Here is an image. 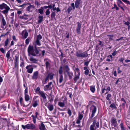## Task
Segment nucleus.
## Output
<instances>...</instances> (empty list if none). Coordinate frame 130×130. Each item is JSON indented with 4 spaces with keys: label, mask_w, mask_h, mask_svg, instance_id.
I'll return each instance as SVG.
<instances>
[{
    "label": "nucleus",
    "mask_w": 130,
    "mask_h": 130,
    "mask_svg": "<svg viewBox=\"0 0 130 130\" xmlns=\"http://www.w3.org/2000/svg\"><path fill=\"white\" fill-rule=\"evenodd\" d=\"M108 37H109V39L111 40L113 39V36L112 35H107Z\"/></svg>",
    "instance_id": "603ef678"
},
{
    "label": "nucleus",
    "mask_w": 130,
    "mask_h": 130,
    "mask_svg": "<svg viewBox=\"0 0 130 130\" xmlns=\"http://www.w3.org/2000/svg\"><path fill=\"white\" fill-rule=\"evenodd\" d=\"M91 110L92 114L90 118L91 119L93 117L96 111V106L94 105H92L91 107Z\"/></svg>",
    "instance_id": "9b49d317"
},
{
    "label": "nucleus",
    "mask_w": 130,
    "mask_h": 130,
    "mask_svg": "<svg viewBox=\"0 0 130 130\" xmlns=\"http://www.w3.org/2000/svg\"><path fill=\"white\" fill-rule=\"evenodd\" d=\"M110 107L111 108H113L115 109L117 107L113 103L112 104H110Z\"/></svg>",
    "instance_id": "8fccbe9b"
},
{
    "label": "nucleus",
    "mask_w": 130,
    "mask_h": 130,
    "mask_svg": "<svg viewBox=\"0 0 130 130\" xmlns=\"http://www.w3.org/2000/svg\"><path fill=\"white\" fill-rule=\"evenodd\" d=\"M26 68L27 70V72L29 73H31L34 69L32 66L31 65H28L26 67Z\"/></svg>",
    "instance_id": "4468645a"
},
{
    "label": "nucleus",
    "mask_w": 130,
    "mask_h": 130,
    "mask_svg": "<svg viewBox=\"0 0 130 130\" xmlns=\"http://www.w3.org/2000/svg\"><path fill=\"white\" fill-rule=\"evenodd\" d=\"M111 94H108L106 96V99L108 100V101H110V98L111 97Z\"/></svg>",
    "instance_id": "a18cd8bd"
},
{
    "label": "nucleus",
    "mask_w": 130,
    "mask_h": 130,
    "mask_svg": "<svg viewBox=\"0 0 130 130\" xmlns=\"http://www.w3.org/2000/svg\"><path fill=\"white\" fill-rule=\"evenodd\" d=\"M66 98H64V100L62 101V102L60 101L58 102V105L61 107H63L65 106V103H67Z\"/></svg>",
    "instance_id": "2eb2a0df"
},
{
    "label": "nucleus",
    "mask_w": 130,
    "mask_h": 130,
    "mask_svg": "<svg viewBox=\"0 0 130 130\" xmlns=\"http://www.w3.org/2000/svg\"><path fill=\"white\" fill-rule=\"evenodd\" d=\"M44 61L45 64L46 69H48L51 67V61L49 59L47 58H46L44 59Z\"/></svg>",
    "instance_id": "9d476101"
},
{
    "label": "nucleus",
    "mask_w": 130,
    "mask_h": 130,
    "mask_svg": "<svg viewBox=\"0 0 130 130\" xmlns=\"http://www.w3.org/2000/svg\"><path fill=\"white\" fill-rule=\"evenodd\" d=\"M124 59L123 58H119V61L121 62H122V63H123V61L124 60Z\"/></svg>",
    "instance_id": "69168bd1"
},
{
    "label": "nucleus",
    "mask_w": 130,
    "mask_h": 130,
    "mask_svg": "<svg viewBox=\"0 0 130 130\" xmlns=\"http://www.w3.org/2000/svg\"><path fill=\"white\" fill-rule=\"evenodd\" d=\"M28 88L27 87H26V89L24 91V95L28 94Z\"/></svg>",
    "instance_id": "3c124183"
},
{
    "label": "nucleus",
    "mask_w": 130,
    "mask_h": 130,
    "mask_svg": "<svg viewBox=\"0 0 130 130\" xmlns=\"http://www.w3.org/2000/svg\"><path fill=\"white\" fill-rule=\"evenodd\" d=\"M77 25L76 29V31L77 33L78 34H80V30L81 27V24L79 22H77Z\"/></svg>",
    "instance_id": "a211bd4d"
},
{
    "label": "nucleus",
    "mask_w": 130,
    "mask_h": 130,
    "mask_svg": "<svg viewBox=\"0 0 130 130\" xmlns=\"http://www.w3.org/2000/svg\"><path fill=\"white\" fill-rule=\"evenodd\" d=\"M27 124L26 125H22V128L24 129H27Z\"/></svg>",
    "instance_id": "052dcab7"
},
{
    "label": "nucleus",
    "mask_w": 130,
    "mask_h": 130,
    "mask_svg": "<svg viewBox=\"0 0 130 130\" xmlns=\"http://www.w3.org/2000/svg\"><path fill=\"white\" fill-rule=\"evenodd\" d=\"M75 55L77 57H81L82 58L87 57L88 55V53L85 52L82 53L79 50L76 52Z\"/></svg>",
    "instance_id": "20e7f679"
},
{
    "label": "nucleus",
    "mask_w": 130,
    "mask_h": 130,
    "mask_svg": "<svg viewBox=\"0 0 130 130\" xmlns=\"http://www.w3.org/2000/svg\"><path fill=\"white\" fill-rule=\"evenodd\" d=\"M9 42V39L8 38H7L4 42V47H7L8 45Z\"/></svg>",
    "instance_id": "7c9ffc66"
},
{
    "label": "nucleus",
    "mask_w": 130,
    "mask_h": 130,
    "mask_svg": "<svg viewBox=\"0 0 130 130\" xmlns=\"http://www.w3.org/2000/svg\"><path fill=\"white\" fill-rule=\"evenodd\" d=\"M56 13L55 12H52L51 13V17L52 19V20H53V19H55V20H56V18L55 17L56 16Z\"/></svg>",
    "instance_id": "e433bc0d"
},
{
    "label": "nucleus",
    "mask_w": 130,
    "mask_h": 130,
    "mask_svg": "<svg viewBox=\"0 0 130 130\" xmlns=\"http://www.w3.org/2000/svg\"><path fill=\"white\" fill-rule=\"evenodd\" d=\"M2 22L1 27L2 28H3V26L6 25V21L4 18L3 16L2 15L1 18Z\"/></svg>",
    "instance_id": "aec40b11"
},
{
    "label": "nucleus",
    "mask_w": 130,
    "mask_h": 130,
    "mask_svg": "<svg viewBox=\"0 0 130 130\" xmlns=\"http://www.w3.org/2000/svg\"><path fill=\"white\" fill-rule=\"evenodd\" d=\"M26 4L29 5V6L26 8V11L29 12H32L35 8V6L33 5H31L30 3H28Z\"/></svg>",
    "instance_id": "1a4fd4ad"
},
{
    "label": "nucleus",
    "mask_w": 130,
    "mask_h": 130,
    "mask_svg": "<svg viewBox=\"0 0 130 130\" xmlns=\"http://www.w3.org/2000/svg\"><path fill=\"white\" fill-rule=\"evenodd\" d=\"M35 45H38V46H40L41 45L40 43V41L36 40L35 42Z\"/></svg>",
    "instance_id": "37998d69"
},
{
    "label": "nucleus",
    "mask_w": 130,
    "mask_h": 130,
    "mask_svg": "<svg viewBox=\"0 0 130 130\" xmlns=\"http://www.w3.org/2000/svg\"><path fill=\"white\" fill-rule=\"evenodd\" d=\"M90 89L92 92L93 93H94L95 90V86L94 85H92L90 86Z\"/></svg>",
    "instance_id": "2f4dec72"
},
{
    "label": "nucleus",
    "mask_w": 130,
    "mask_h": 130,
    "mask_svg": "<svg viewBox=\"0 0 130 130\" xmlns=\"http://www.w3.org/2000/svg\"><path fill=\"white\" fill-rule=\"evenodd\" d=\"M54 74L52 73H50L48 74L47 76L49 78L50 80H52L54 76Z\"/></svg>",
    "instance_id": "bb28decb"
},
{
    "label": "nucleus",
    "mask_w": 130,
    "mask_h": 130,
    "mask_svg": "<svg viewBox=\"0 0 130 130\" xmlns=\"http://www.w3.org/2000/svg\"><path fill=\"white\" fill-rule=\"evenodd\" d=\"M52 10L53 11H55L56 10L57 12L60 11V9L59 7H58L57 8H56L55 7L53 8H52Z\"/></svg>",
    "instance_id": "79ce46f5"
},
{
    "label": "nucleus",
    "mask_w": 130,
    "mask_h": 130,
    "mask_svg": "<svg viewBox=\"0 0 130 130\" xmlns=\"http://www.w3.org/2000/svg\"><path fill=\"white\" fill-rule=\"evenodd\" d=\"M52 82H51L48 83V84L45 86L44 87V89L45 91H47L48 90H51L52 88L51 87V85L52 84Z\"/></svg>",
    "instance_id": "f8f14e48"
},
{
    "label": "nucleus",
    "mask_w": 130,
    "mask_h": 130,
    "mask_svg": "<svg viewBox=\"0 0 130 130\" xmlns=\"http://www.w3.org/2000/svg\"><path fill=\"white\" fill-rule=\"evenodd\" d=\"M43 17L40 15L39 16L38 18L39 19L38 22L39 23H40L43 21Z\"/></svg>",
    "instance_id": "473e14b6"
},
{
    "label": "nucleus",
    "mask_w": 130,
    "mask_h": 130,
    "mask_svg": "<svg viewBox=\"0 0 130 130\" xmlns=\"http://www.w3.org/2000/svg\"><path fill=\"white\" fill-rule=\"evenodd\" d=\"M120 8L123 11H124V9H126L127 8V7L125 6H124L123 7L121 6Z\"/></svg>",
    "instance_id": "774afa93"
},
{
    "label": "nucleus",
    "mask_w": 130,
    "mask_h": 130,
    "mask_svg": "<svg viewBox=\"0 0 130 130\" xmlns=\"http://www.w3.org/2000/svg\"><path fill=\"white\" fill-rule=\"evenodd\" d=\"M73 9L72 7L70 6L68 7V8L67 9V12L68 13H69Z\"/></svg>",
    "instance_id": "c03bdc74"
},
{
    "label": "nucleus",
    "mask_w": 130,
    "mask_h": 130,
    "mask_svg": "<svg viewBox=\"0 0 130 130\" xmlns=\"http://www.w3.org/2000/svg\"><path fill=\"white\" fill-rule=\"evenodd\" d=\"M41 122V123L39 126V129L40 130H46L45 126L43 124V122Z\"/></svg>",
    "instance_id": "4be33fe9"
},
{
    "label": "nucleus",
    "mask_w": 130,
    "mask_h": 130,
    "mask_svg": "<svg viewBox=\"0 0 130 130\" xmlns=\"http://www.w3.org/2000/svg\"><path fill=\"white\" fill-rule=\"evenodd\" d=\"M80 75H76V74H75V76L73 79L75 83L76 82L77 80L79 78Z\"/></svg>",
    "instance_id": "cd10ccee"
},
{
    "label": "nucleus",
    "mask_w": 130,
    "mask_h": 130,
    "mask_svg": "<svg viewBox=\"0 0 130 130\" xmlns=\"http://www.w3.org/2000/svg\"><path fill=\"white\" fill-rule=\"evenodd\" d=\"M124 2L126 3L127 4H130V3L127 0H122Z\"/></svg>",
    "instance_id": "13d9d810"
},
{
    "label": "nucleus",
    "mask_w": 130,
    "mask_h": 130,
    "mask_svg": "<svg viewBox=\"0 0 130 130\" xmlns=\"http://www.w3.org/2000/svg\"><path fill=\"white\" fill-rule=\"evenodd\" d=\"M10 52L9 51H8L7 52V53L6 56L8 60L10 58Z\"/></svg>",
    "instance_id": "49530a36"
},
{
    "label": "nucleus",
    "mask_w": 130,
    "mask_h": 130,
    "mask_svg": "<svg viewBox=\"0 0 130 130\" xmlns=\"http://www.w3.org/2000/svg\"><path fill=\"white\" fill-rule=\"evenodd\" d=\"M64 74L65 77H67L68 76L69 79H71L73 76V73L71 71H65L64 72Z\"/></svg>",
    "instance_id": "6e6552de"
},
{
    "label": "nucleus",
    "mask_w": 130,
    "mask_h": 130,
    "mask_svg": "<svg viewBox=\"0 0 130 130\" xmlns=\"http://www.w3.org/2000/svg\"><path fill=\"white\" fill-rule=\"evenodd\" d=\"M117 1L118 2L119 4H122L124 5V4L122 2L121 0H117Z\"/></svg>",
    "instance_id": "338daca9"
},
{
    "label": "nucleus",
    "mask_w": 130,
    "mask_h": 130,
    "mask_svg": "<svg viewBox=\"0 0 130 130\" xmlns=\"http://www.w3.org/2000/svg\"><path fill=\"white\" fill-rule=\"evenodd\" d=\"M58 72L59 74V83H61L63 80V77L62 75L63 72V67L62 66L60 67Z\"/></svg>",
    "instance_id": "0eeeda50"
},
{
    "label": "nucleus",
    "mask_w": 130,
    "mask_h": 130,
    "mask_svg": "<svg viewBox=\"0 0 130 130\" xmlns=\"http://www.w3.org/2000/svg\"><path fill=\"white\" fill-rule=\"evenodd\" d=\"M39 93L40 94L39 95L43 98V100L46 99V98L44 92L42 91H40Z\"/></svg>",
    "instance_id": "393cba45"
},
{
    "label": "nucleus",
    "mask_w": 130,
    "mask_h": 130,
    "mask_svg": "<svg viewBox=\"0 0 130 130\" xmlns=\"http://www.w3.org/2000/svg\"><path fill=\"white\" fill-rule=\"evenodd\" d=\"M117 53V52L116 51H115L112 54V55L114 56L116 55Z\"/></svg>",
    "instance_id": "e2e57ef3"
},
{
    "label": "nucleus",
    "mask_w": 130,
    "mask_h": 130,
    "mask_svg": "<svg viewBox=\"0 0 130 130\" xmlns=\"http://www.w3.org/2000/svg\"><path fill=\"white\" fill-rule=\"evenodd\" d=\"M71 6L72 8H73L74 10L75 9V5L74 3H72L71 4Z\"/></svg>",
    "instance_id": "0e129e2a"
},
{
    "label": "nucleus",
    "mask_w": 130,
    "mask_h": 130,
    "mask_svg": "<svg viewBox=\"0 0 130 130\" xmlns=\"http://www.w3.org/2000/svg\"><path fill=\"white\" fill-rule=\"evenodd\" d=\"M36 115L34 116L33 115L31 116V117L32 118L34 124H35L36 123V119L37 118V116L39 115L38 113L36 111L35 113Z\"/></svg>",
    "instance_id": "412c9836"
},
{
    "label": "nucleus",
    "mask_w": 130,
    "mask_h": 130,
    "mask_svg": "<svg viewBox=\"0 0 130 130\" xmlns=\"http://www.w3.org/2000/svg\"><path fill=\"white\" fill-rule=\"evenodd\" d=\"M50 12L49 11V9H47L46 10V12H45L46 15H48L50 14Z\"/></svg>",
    "instance_id": "864d4df0"
},
{
    "label": "nucleus",
    "mask_w": 130,
    "mask_h": 130,
    "mask_svg": "<svg viewBox=\"0 0 130 130\" xmlns=\"http://www.w3.org/2000/svg\"><path fill=\"white\" fill-rule=\"evenodd\" d=\"M64 68L66 69L65 71H70V69L68 65H65L64 66Z\"/></svg>",
    "instance_id": "de8ad7c7"
},
{
    "label": "nucleus",
    "mask_w": 130,
    "mask_h": 130,
    "mask_svg": "<svg viewBox=\"0 0 130 130\" xmlns=\"http://www.w3.org/2000/svg\"><path fill=\"white\" fill-rule=\"evenodd\" d=\"M30 40V38L29 37H28L27 39L25 40V43L27 45L29 43Z\"/></svg>",
    "instance_id": "09e8293b"
},
{
    "label": "nucleus",
    "mask_w": 130,
    "mask_h": 130,
    "mask_svg": "<svg viewBox=\"0 0 130 130\" xmlns=\"http://www.w3.org/2000/svg\"><path fill=\"white\" fill-rule=\"evenodd\" d=\"M27 127L28 129H34L36 128V127L35 125L33 124H27Z\"/></svg>",
    "instance_id": "5701e85b"
},
{
    "label": "nucleus",
    "mask_w": 130,
    "mask_h": 130,
    "mask_svg": "<svg viewBox=\"0 0 130 130\" xmlns=\"http://www.w3.org/2000/svg\"><path fill=\"white\" fill-rule=\"evenodd\" d=\"M99 127V122H96V121L94 120L93 121L92 124L91 125L90 127V130H100L97 129Z\"/></svg>",
    "instance_id": "7ed1b4c3"
},
{
    "label": "nucleus",
    "mask_w": 130,
    "mask_h": 130,
    "mask_svg": "<svg viewBox=\"0 0 130 130\" xmlns=\"http://www.w3.org/2000/svg\"><path fill=\"white\" fill-rule=\"evenodd\" d=\"M25 99L26 102L29 101L30 100V98L28 94L24 95Z\"/></svg>",
    "instance_id": "f704fd0d"
},
{
    "label": "nucleus",
    "mask_w": 130,
    "mask_h": 130,
    "mask_svg": "<svg viewBox=\"0 0 130 130\" xmlns=\"http://www.w3.org/2000/svg\"><path fill=\"white\" fill-rule=\"evenodd\" d=\"M120 126L121 128V130H126V128L124 126L122 122L121 123Z\"/></svg>",
    "instance_id": "ea45409f"
},
{
    "label": "nucleus",
    "mask_w": 130,
    "mask_h": 130,
    "mask_svg": "<svg viewBox=\"0 0 130 130\" xmlns=\"http://www.w3.org/2000/svg\"><path fill=\"white\" fill-rule=\"evenodd\" d=\"M47 108L50 111H52L54 109V106L52 104H50L48 105Z\"/></svg>",
    "instance_id": "c85d7f7f"
},
{
    "label": "nucleus",
    "mask_w": 130,
    "mask_h": 130,
    "mask_svg": "<svg viewBox=\"0 0 130 130\" xmlns=\"http://www.w3.org/2000/svg\"><path fill=\"white\" fill-rule=\"evenodd\" d=\"M89 72V70H86L84 72V73L86 75H87L88 74Z\"/></svg>",
    "instance_id": "680f3d73"
},
{
    "label": "nucleus",
    "mask_w": 130,
    "mask_h": 130,
    "mask_svg": "<svg viewBox=\"0 0 130 130\" xmlns=\"http://www.w3.org/2000/svg\"><path fill=\"white\" fill-rule=\"evenodd\" d=\"M22 34L23 37V38L24 39L26 38L28 36V33L26 30H25L22 31Z\"/></svg>",
    "instance_id": "f3484780"
},
{
    "label": "nucleus",
    "mask_w": 130,
    "mask_h": 130,
    "mask_svg": "<svg viewBox=\"0 0 130 130\" xmlns=\"http://www.w3.org/2000/svg\"><path fill=\"white\" fill-rule=\"evenodd\" d=\"M0 51L3 54H4L5 53V50L3 48H0Z\"/></svg>",
    "instance_id": "bf43d9fd"
},
{
    "label": "nucleus",
    "mask_w": 130,
    "mask_h": 130,
    "mask_svg": "<svg viewBox=\"0 0 130 130\" xmlns=\"http://www.w3.org/2000/svg\"><path fill=\"white\" fill-rule=\"evenodd\" d=\"M15 58L14 60V63H18L19 56L18 55H16L15 56Z\"/></svg>",
    "instance_id": "58836bf2"
},
{
    "label": "nucleus",
    "mask_w": 130,
    "mask_h": 130,
    "mask_svg": "<svg viewBox=\"0 0 130 130\" xmlns=\"http://www.w3.org/2000/svg\"><path fill=\"white\" fill-rule=\"evenodd\" d=\"M75 55L77 57H81L82 58L87 57L88 55V53L85 52L82 53L79 50L76 52Z\"/></svg>",
    "instance_id": "39448f33"
},
{
    "label": "nucleus",
    "mask_w": 130,
    "mask_h": 130,
    "mask_svg": "<svg viewBox=\"0 0 130 130\" xmlns=\"http://www.w3.org/2000/svg\"><path fill=\"white\" fill-rule=\"evenodd\" d=\"M39 75L38 72V71L35 72L32 76V78L33 79H37L38 78Z\"/></svg>",
    "instance_id": "6ab92c4d"
},
{
    "label": "nucleus",
    "mask_w": 130,
    "mask_h": 130,
    "mask_svg": "<svg viewBox=\"0 0 130 130\" xmlns=\"http://www.w3.org/2000/svg\"><path fill=\"white\" fill-rule=\"evenodd\" d=\"M74 70L75 71V74H76V72L77 73V75H80V70L78 68H75V69H74Z\"/></svg>",
    "instance_id": "c9c22d12"
},
{
    "label": "nucleus",
    "mask_w": 130,
    "mask_h": 130,
    "mask_svg": "<svg viewBox=\"0 0 130 130\" xmlns=\"http://www.w3.org/2000/svg\"><path fill=\"white\" fill-rule=\"evenodd\" d=\"M35 90V92L36 93L37 92H39V93L40 91H41L40 90V88L39 87H38Z\"/></svg>",
    "instance_id": "5fc2aeb1"
},
{
    "label": "nucleus",
    "mask_w": 130,
    "mask_h": 130,
    "mask_svg": "<svg viewBox=\"0 0 130 130\" xmlns=\"http://www.w3.org/2000/svg\"><path fill=\"white\" fill-rule=\"evenodd\" d=\"M81 0H76L75 2V7L78 8L79 7V6L80 4Z\"/></svg>",
    "instance_id": "b1692460"
},
{
    "label": "nucleus",
    "mask_w": 130,
    "mask_h": 130,
    "mask_svg": "<svg viewBox=\"0 0 130 130\" xmlns=\"http://www.w3.org/2000/svg\"><path fill=\"white\" fill-rule=\"evenodd\" d=\"M33 106L34 107H36L38 105V103L39 102V100H36L33 101Z\"/></svg>",
    "instance_id": "a878e982"
},
{
    "label": "nucleus",
    "mask_w": 130,
    "mask_h": 130,
    "mask_svg": "<svg viewBox=\"0 0 130 130\" xmlns=\"http://www.w3.org/2000/svg\"><path fill=\"white\" fill-rule=\"evenodd\" d=\"M68 113L70 116L71 115L72 112H71V110L69 109H68Z\"/></svg>",
    "instance_id": "6e6d98bb"
},
{
    "label": "nucleus",
    "mask_w": 130,
    "mask_h": 130,
    "mask_svg": "<svg viewBox=\"0 0 130 130\" xmlns=\"http://www.w3.org/2000/svg\"><path fill=\"white\" fill-rule=\"evenodd\" d=\"M116 120V118H112L111 119V125L114 127H116L118 125Z\"/></svg>",
    "instance_id": "ddd939ff"
},
{
    "label": "nucleus",
    "mask_w": 130,
    "mask_h": 130,
    "mask_svg": "<svg viewBox=\"0 0 130 130\" xmlns=\"http://www.w3.org/2000/svg\"><path fill=\"white\" fill-rule=\"evenodd\" d=\"M75 55L77 57H81L82 58L87 57L88 55V53L85 52L82 53L79 50L76 52Z\"/></svg>",
    "instance_id": "423d86ee"
},
{
    "label": "nucleus",
    "mask_w": 130,
    "mask_h": 130,
    "mask_svg": "<svg viewBox=\"0 0 130 130\" xmlns=\"http://www.w3.org/2000/svg\"><path fill=\"white\" fill-rule=\"evenodd\" d=\"M42 38V37L41 35L39 34L37 36L36 40L40 41V40Z\"/></svg>",
    "instance_id": "a19ab883"
},
{
    "label": "nucleus",
    "mask_w": 130,
    "mask_h": 130,
    "mask_svg": "<svg viewBox=\"0 0 130 130\" xmlns=\"http://www.w3.org/2000/svg\"><path fill=\"white\" fill-rule=\"evenodd\" d=\"M0 9L1 10L5 9L2 11L3 13L6 14L8 12V11L10 9V7L6 4L3 3L2 4H0Z\"/></svg>",
    "instance_id": "f03ea898"
},
{
    "label": "nucleus",
    "mask_w": 130,
    "mask_h": 130,
    "mask_svg": "<svg viewBox=\"0 0 130 130\" xmlns=\"http://www.w3.org/2000/svg\"><path fill=\"white\" fill-rule=\"evenodd\" d=\"M39 51H41L40 50H38L36 45H34V48L33 46H29L28 48V55L30 56V55L34 56H43L44 55L45 51L43 50L41 52V53H39Z\"/></svg>",
    "instance_id": "f257e3e1"
},
{
    "label": "nucleus",
    "mask_w": 130,
    "mask_h": 130,
    "mask_svg": "<svg viewBox=\"0 0 130 130\" xmlns=\"http://www.w3.org/2000/svg\"><path fill=\"white\" fill-rule=\"evenodd\" d=\"M31 101H30L29 103L28 104H24L23 103V106L24 107H27L28 106L30 103Z\"/></svg>",
    "instance_id": "4d7b16f0"
},
{
    "label": "nucleus",
    "mask_w": 130,
    "mask_h": 130,
    "mask_svg": "<svg viewBox=\"0 0 130 130\" xmlns=\"http://www.w3.org/2000/svg\"><path fill=\"white\" fill-rule=\"evenodd\" d=\"M83 115L81 114L80 113H79L78 116V118L76 120V123L77 124H79L80 123V120L82 119L83 117Z\"/></svg>",
    "instance_id": "dca6fc26"
},
{
    "label": "nucleus",
    "mask_w": 130,
    "mask_h": 130,
    "mask_svg": "<svg viewBox=\"0 0 130 130\" xmlns=\"http://www.w3.org/2000/svg\"><path fill=\"white\" fill-rule=\"evenodd\" d=\"M38 11L40 14H42L44 13V9L42 7H41L40 9H38Z\"/></svg>",
    "instance_id": "4c0bfd02"
},
{
    "label": "nucleus",
    "mask_w": 130,
    "mask_h": 130,
    "mask_svg": "<svg viewBox=\"0 0 130 130\" xmlns=\"http://www.w3.org/2000/svg\"><path fill=\"white\" fill-rule=\"evenodd\" d=\"M28 15L26 14H24L22 16H20V18L24 19L27 20L28 19Z\"/></svg>",
    "instance_id": "72a5a7b5"
},
{
    "label": "nucleus",
    "mask_w": 130,
    "mask_h": 130,
    "mask_svg": "<svg viewBox=\"0 0 130 130\" xmlns=\"http://www.w3.org/2000/svg\"><path fill=\"white\" fill-rule=\"evenodd\" d=\"M29 60L30 61L32 62V63H36L37 61H38L36 58H34L32 57H31Z\"/></svg>",
    "instance_id": "c756f323"
}]
</instances>
